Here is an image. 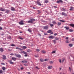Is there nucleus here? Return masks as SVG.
Segmentation results:
<instances>
[{
	"instance_id": "1",
	"label": "nucleus",
	"mask_w": 74,
	"mask_h": 74,
	"mask_svg": "<svg viewBox=\"0 0 74 74\" xmlns=\"http://www.w3.org/2000/svg\"><path fill=\"white\" fill-rule=\"evenodd\" d=\"M34 21H35V19L32 18L31 19V20L28 21L27 22L29 23H33Z\"/></svg>"
},
{
	"instance_id": "2",
	"label": "nucleus",
	"mask_w": 74,
	"mask_h": 74,
	"mask_svg": "<svg viewBox=\"0 0 74 74\" xmlns=\"http://www.w3.org/2000/svg\"><path fill=\"white\" fill-rule=\"evenodd\" d=\"M49 27V26L48 25L47 26H44L43 27V29L47 30L48 29Z\"/></svg>"
},
{
	"instance_id": "3",
	"label": "nucleus",
	"mask_w": 74,
	"mask_h": 74,
	"mask_svg": "<svg viewBox=\"0 0 74 74\" xmlns=\"http://www.w3.org/2000/svg\"><path fill=\"white\" fill-rule=\"evenodd\" d=\"M62 15H64V16H67V14H66V13L64 12H62Z\"/></svg>"
},
{
	"instance_id": "4",
	"label": "nucleus",
	"mask_w": 74,
	"mask_h": 74,
	"mask_svg": "<svg viewBox=\"0 0 74 74\" xmlns=\"http://www.w3.org/2000/svg\"><path fill=\"white\" fill-rule=\"evenodd\" d=\"M2 56L3 57L2 58L3 59H4V60L6 59L7 58H6V56H5L3 55Z\"/></svg>"
},
{
	"instance_id": "5",
	"label": "nucleus",
	"mask_w": 74,
	"mask_h": 74,
	"mask_svg": "<svg viewBox=\"0 0 74 74\" xmlns=\"http://www.w3.org/2000/svg\"><path fill=\"white\" fill-rule=\"evenodd\" d=\"M70 60L71 61H74V57L72 56L71 58L70 59Z\"/></svg>"
},
{
	"instance_id": "6",
	"label": "nucleus",
	"mask_w": 74,
	"mask_h": 74,
	"mask_svg": "<svg viewBox=\"0 0 74 74\" xmlns=\"http://www.w3.org/2000/svg\"><path fill=\"white\" fill-rule=\"evenodd\" d=\"M8 62H9L10 64H14V62H12V60H9L8 61Z\"/></svg>"
},
{
	"instance_id": "7",
	"label": "nucleus",
	"mask_w": 74,
	"mask_h": 74,
	"mask_svg": "<svg viewBox=\"0 0 74 74\" xmlns=\"http://www.w3.org/2000/svg\"><path fill=\"white\" fill-rule=\"evenodd\" d=\"M61 11H64L65 12L66 11V9H64V8H62L61 10Z\"/></svg>"
},
{
	"instance_id": "8",
	"label": "nucleus",
	"mask_w": 74,
	"mask_h": 74,
	"mask_svg": "<svg viewBox=\"0 0 74 74\" xmlns=\"http://www.w3.org/2000/svg\"><path fill=\"white\" fill-rule=\"evenodd\" d=\"M56 3H63V1L62 0H59Z\"/></svg>"
},
{
	"instance_id": "9",
	"label": "nucleus",
	"mask_w": 74,
	"mask_h": 74,
	"mask_svg": "<svg viewBox=\"0 0 74 74\" xmlns=\"http://www.w3.org/2000/svg\"><path fill=\"white\" fill-rule=\"evenodd\" d=\"M49 38H51V39H53V38H54V37L53 36H50L49 37Z\"/></svg>"
},
{
	"instance_id": "10",
	"label": "nucleus",
	"mask_w": 74,
	"mask_h": 74,
	"mask_svg": "<svg viewBox=\"0 0 74 74\" xmlns=\"http://www.w3.org/2000/svg\"><path fill=\"white\" fill-rule=\"evenodd\" d=\"M36 3H37V4H38V5H41V3H40V2L38 1H37L36 2Z\"/></svg>"
},
{
	"instance_id": "11",
	"label": "nucleus",
	"mask_w": 74,
	"mask_h": 74,
	"mask_svg": "<svg viewBox=\"0 0 74 74\" xmlns=\"http://www.w3.org/2000/svg\"><path fill=\"white\" fill-rule=\"evenodd\" d=\"M48 68L49 70L52 69V66H50L48 67Z\"/></svg>"
},
{
	"instance_id": "12",
	"label": "nucleus",
	"mask_w": 74,
	"mask_h": 74,
	"mask_svg": "<svg viewBox=\"0 0 74 74\" xmlns=\"http://www.w3.org/2000/svg\"><path fill=\"white\" fill-rule=\"evenodd\" d=\"M16 49H19L20 51H22L23 49H21V48H19V47H16Z\"/></svg>"
},
{
	"instance_id": "13",
	"label": "nucleus",
	"mask_w": 74,
	"mask_h": 74,
	"mask_svg": "<svg viewBox=\"0 0 74 74\" xmlns=\"http://www.w3.org/2000/svg\"><path fill=\"white\" fill-rule=\"evenodd\" d=\"M73 9H74V8L72 6H71L70 7V9L69 10L70 11H73Z\"/></svg>"
},
{
	"instance_id": "14",
	"label": "nucleus",
	"mask_w": 74,
	"mask_h": 74,
	"mask_svg": "<svg viewBox=\"0 0 74 74\" xmlns=\"http://www.w3.org/2000/svg\"><path fill=\"white\" fill-rule=\"evenodd\" d=\"M17 58H20L21 57V56L20 55L17 54L16 56Z\"/></svg>"
},
{
	"instance_id": "15",
	"label": "nucleus",
	"mask_w": 74,
	"mask_h": 74,
	"mask_svg": "<svg viewBox=\"0 0 74 74\" xmlns=\"http://www.w3.org/2000/svg\"><path fill=\"white\" fill-rule=\"evenodd\" d=\"M11 10H12V11H15V9L13 7H11Z\"/></svg>"
},
{
	"instance_id": "16",
	"label": "nucleus",
	"mask_w": 74,
	"mask_h": 74,
	"mask_svg": "<svg viewBox=\"0 0 74 74\" xmlns=\"http://www.w3.org/2000/svg\"><path fill=\"white\" fill-rule=\"evenodd\" d=\"M69 25H70V26H71V27H74V24H69Z\"/></svg>"
},
{
	"instance_id": "17",
	"label": "nucleus",
	"mask_w": 74,
	"mask_h": 74,
	"mask_svg": "<svg viewBox=\"0 0 74 74\" xmlns=\"http://www.w3.org/2000/svg\"><path fill=\"white\" fill-rule=\"evenodd\" d=\"M21 53H24V54H27V53L24 51H22Z\"/></svg>"
},
{
	"instance_id": "18",
	"label": "nucleus",
	"mask_w": 74,
	"mask_h": 74,
	"mask_svg": "<svg viewBox=\"0 0 74 74\" xmlns=\"http://www.w3.org/2000/svg\"><path fill=\"white\" fill-rule=\"evenodd\" d=\"M64 28L65 29H66V30H69V27H65Z\"/></svg>"
},
{
	"instance_id": "19",
	"label": "nucleus",
	"mask_w": 74,
	"mask_h": 74,
	"mask_svg": "<svg viewBox=\"0 0 74 74\" xmlns=\"http://www.w3.org/2000/svg\"><path fill=\"white\" fill-rule=\"evenodd\" d=\"M22 48H23V49H26V48H27V47L25 46H23L22 47Z\"/></svg>"
},
{
	"instance_id": "20",
	"label": "nucleus",
	"mask_w": 74,
	"mask_h": 74,
	"mask_svg": "<svg viewBox=\"0 0 74 74\" xmlns=\"http://www.w3.org/2000/svg\"><path fill=\"white\" fill-rule=\"evenodd\" d=\"M21 62L22 63H27V61L25 60L22 61Z\"/></svg>"
},
{
	"instance_id": "21",
	"label": "nucleus",
	"mask_w": 74,
	"mask_h": 74,
	"mask_svg": "<svg viewBox=\"0 0 74 74\" xmlns=\"http://www.w3.org/2000/svg\"><path fill=\"white\" fill-rule=\"evenodd\" d=\"M19 23L20 25H24V23L22 22H19Z\"/></svg>"
},
{
	"instance_id": "22",
	"label": "nucleus",
	"mask_w": 74,
	"mask_h": 74,
	"mask_svg": "<svg viewBox=\"0 0 74 74\" xmlns=\"http://www.w3.org/2000/svg\"><path fill=\"white\" fill-rule=\"evenodd\" d=\"M52 23H53V24H54V25H56L57 24L56 22V21H53Z\"/></svg>"
},
{
	"instance_id": "23",
	"label": "nucleus",
	"mask_w": 74,
	"mask_h": 74,
	"mask_svg": "<svg viewBox=\"0 0 74 74\" xmlns=\"http://www.w3.org/2000/svg\"><path fill=\"white\" fill-rule=\"evenodd\" d=\"M12 60H14V61H15V60H16V58H15L14 57H12Z\"/></svg>"
},
{
	"instance_id": "24",
	"label": "nucleus",
	"mask_w": 74,
	"mask_h": 74,
	"mask_svg": "<svg viewBox=\"0 0 74 74\" xmlns=\"http://www.w3.org/2000/svg\"><path fill=\"white\" fill-rule=\"evenodd\" d=\"M61 23L60 22H58V26H60V25H61Z\"/></svg>"
},
{
	"instance_id": "25",
	"label": "nucleus",
	"mask_w": 74,
	"mask_h": 74,
	"mask_svg": "<svg viewBox=\"0 0 74 74\" xmlns=\"http://www.w3.org/2000/svg\"><path fill=\"white\" fill-rule=\"evenodd\" d=\"M5 12H6V13H8L10 12V10H5Z\"/></svg>"
},
{
	"instance_id": "26",
	"label": "nucleus",
	"mask_w": 74,
	"mask_h": 74,
	"mask_svg": "<svg viewBox=\"0 0 74 74\" xmlns=\"http://www.w3.org/2000/svg\"><path fill=\"white\" fill-rule=\"evenodd\" d=\"M0 10L1 11H5V9H3V8H1Z\"/></svg>"
},
{
	"instance_id": "27",
	"label": "nucleus",
	"mask_w": 74,
	"mask_h": 74,
	"mask_svg": "<svg viewBox=\"0 0 74 74\" xmlns=\"http://www.w3.org/2000/svg\"><path fill=\"white\" fill-rule=\"evenodd\" d=\"M0 51H1V52H3L4 51V50H3V49L2 48H1L0 49Z\"/></svg>"
},
{
	"instance_id": "28",
	"label": "nucleus",
	"mask_w": 74,
	"mask_h": 74,
	"mask_svg": "<svg viewBox=\"0 0 74 74\" xmlns=\"http://www.w3.org/2000/svg\"><path fill=\"white\" fill-rule=\"evenodd\" d=\"M28 31L29 32H32V30L30 29H28Z\"/></svg>"
},
{
	"instance_id": "29",
	"label": "nucleus",
	"mask_w": 74,
	"mask_h": 74,
	"mask_svg": "<svg viewBox=\"0 0 74 74\" xmlns=\"http://www.w3.org/2000/svg\"><path fill=\"white\" fill-rule=\"evenodd\" d=\"M60 22H65V21L62 20H60Z\"/></svg>"
},
{
	"instance_id": "30",
	"label": "nucleus",
	"mask_w": 74,
	"mask_h": 74,
	"mask_svg": "<svg viewBox=\"0 0 74 74\" xmlns=\"http://www.w3.org/2000/svg\"><path fill=\"white\" fill-rule=\"evenodd\" d=\"M64 59L63 58L62 59V63L64 62Z\"/></svg>"
},
{
	"instance_id": "31",
	"label": "nucleus",
	"mask_w": 74,
	"mask_h": 74,
	"mask_svg": "<svg viewBox=\"0 0 74 74\" xmlns=\"http://www.w3.org/2000/svg\"><path fill=\"white\" fill-rule=\"evenodd\" d=\"M11 46H12V47H16V46L14 44H12L11 45Z\"/></svg>"
},
{
	"instance_id": "32",
	"label": "nucleus",
	"mask_w": 74,
	"mask_h": 74,
	"mask_svg": "<svg viewBox=\"0 0 74 74\" xmlns=\"http://www.w3.org/2000/svg\"><path fill=\"white\" fill-rule=\"evenodd\" d=\"M51 32V30H49L48 31H47V33H50Z\"/></svg>"
},
{
	"instance_id": "33",
	"label": "nucleus",
	"mask_w": 74,
	"mask_h": 74,
	"mask_svg": "<svg viewBox=\"0 0 74 74\" xmlns=\"http://www.w3.org/2000/svg\"><path fill=\"white\" fill-rule=\"evenodd\" d=\"M2 69H3V70H5V69H6L5 67H3Z\"/></svg>"
},
{
	"instance_id": "34",
	"label": "nucleus",
	"mask_w": 74,
	"mask_h": 74,
	"mask_svg": "<svg viewBox=\"0 0 74 74\" xmlns=\"http://www.w3.org/2000/svg\"><path fill=\"white\" fill-rule=\"evenodd\" d=\"M69 46L70 47H71L73 46V44H69Z\"/></svg>"
},
{
	"instance_id": "35",
	"label": "nucleus",
	"mask_w": 74,
	"mask_h": 74,
	"mask_svg": "<svg viewBox=\"0 0 74 74\" xmlns=\"http://www.w3.org/2000/svg\"><path fill=\"white\" fill-rule=\"evenodd\" d=\"M69 32H72L74 31H73V30L72 29H69Z\"/></svg>"
},
{
	"instance_id": "36",
	"label": "nucleus",
	"mask_w": 74,
	"mask_h": 74,
	"mask_svg": "<svg viewBox=\"0 0 74 74\" xmlns=\"http://www.w3.org/2000/svg\"><path fill=\"white\" fill-rule=\"evenodd\" d=\"M36 51H37L38 52H39V51H40V49H36Z\"/></svg>"
},
{
	"instance_id": "37",
	"label": "nucleus",
	"mask_w": 74,
	"mask_h": 74,
	"mask_svg": "<svg viewBox=\"0 0 74 74\" xmlns=\"http://www.w3.org/2000/svg\"><path fill=\"white\" fill-rule=\"evenodd\" d=\"M49 25H50V26L51 27H52V26H53L54 25L53 24H50Z\"/></svg>"
},
{
	"instance_id": "38",
	"label": "nucleus",
	"mask_w": 74,
	"mask_h": 74,
	"mask_svg": "<svg viewBox=\"0 0 74 74\" xmlns=\"http://www.w3.org/2000/svg\"><path fill=\"white\" fill-rule=\"evenodd\" d=\"M66 43H69V41L68 40H66Z\"/></svg>"
},
{
	"instance_id": "39",
	"label": "nucleus",
	"mask_w": 74,
	"mask_h": 74,
	"mask_svg": "<svg viewBox=\"0 0 74 74\" xmlns=\"http://www.w3.org/2000/svg\"><path fill=\"white\" fill-rule=\"evenodd\" d=\"M56 52V51H54L52 52V53H55Z\"/></svg>"
},
{
	"instance_id": "40",
	"label": "nucleus",
	"mask_w": 74,
	"mask_h": 74,
	"mask_svg": "<svg viewBox=\"0 0 74 74\" xmlns=\"http://www.w3.org/2000/svg\"><path fill=\"white\" fill-rule=\"evenodd\" d=\"M59 38H56L55 39L56 40H59Z\"/></svg>"
},
{
	"instance_id": "41",
	"label": "nucleus",
	"mask_w": 74,
	"mask_h": 74,
	"mask_svg": "<svg viewBox=\"0 0 74 74\" xmlns=\"http://www.w3.org/2000/svg\"><path fill=\"white\" fill-rule=\"evenodd\" d=\"M45 2L46 3H48V1L47 0H45Z\"/></svg>"
},
{
	"instance_id": "42",
	"label": "nucleus",
	"mask_w": 74,
	"mask_h": 74,
	"mask_svg": "<svg viewBox=\"0 0 74 74\" xmlns=\"http://www.w3.org/2000/svg\"><path fill=\"white\" fill-rule=\"evenodd\" d=\"M10 55H11V56H13L14 55L13 53H12L10 54Z\"/></svg>"
},
{
	"instance_id": "43",
	"label": "nucleus",
	"mask_w": 74,
	"mask_h": 74,
	"mask_svg": "<svg viewBox=\"0 0 74 74\" xmlns=\"http://www.w3.org/2000/svg\"><path fill=\"white\" fill-rule=\"evenodd\" d=\"M40 60L41 61V62H43L44 60H43L42 59H41Z\"/></svg>"
},
{
	"instance_id": "44",
	"label": "nucleus",
	"mask_w": 74,
	"mask_h": 74,
	"mask_svg": "<svg viewBox=\"0 0 74 74\" xmlns=\"http://www.w3.org/2000/svg\"><path fill=\"white\" fill-rule=\"evenodd\" d=\"M27 51L28 52H30V49H28L27 50Z\"/></svg>"
},
{
	"instance_id": "45",
	"label": "nucleus",
	"mask_w": 74,
	"mask_h": 74,
	"mask_svg": "<svg viewBox=\"0 0 74 74\" xmlns=\"http://www.w3.org/2000/svg\"><path fill=\"white\" fill-rule=\"evenodd\" d=\"M42 52L43 53H45L46 52L45 51H44V50H42Z\"/></svg>"
},
{
	"instance_id": "46",
	"label": "nucleus",
	"mask_w": 74,
	"mask_h": 74,
	"mask_svg": "<svg viewBox=\"0 0 74 74\" xmlns=\"http://www.w3.org/2000/svg\"><path fill=\"white\" fill-rule=\"evenodd\" d=\"M19 38L21 39V40H23V38H22V37H19Z\"/></svg>"
},
{
	"instance_id": "47",
	"label": "nucleus",
	"mask_w": 74,
	"mask_h": 74,
	"mask_svg": "<svg viewBox=\"0 0 74 74\" xmlns=\"http://www.w3.org/2000/svg\"><path fill=\"white\" fill-rule=\"evenodd\" d=\"M1 36H4V33H3V34H1Z\"/></svg>"
},
{
	"instance_id": "48",
	"label": "nucleus",
	"mask_w": 74,
	"mask_h": 74,
	"mask_svg": "<svg viewBox=\"0 0 74 74\" xmlns=\"http://www.w3.org/2000/svg\"><path fill=\"white\" fill-rule=\"evenodd\" d=\"M53 42L54 43V44H56V41L55 40H53Z\"/></svg>"
},
{
	"instance_id": "49",
	"label": "nucleus",
	"mask_w": 74,
	"mask_h": 74,
	"mask_svg": "<svg viewBox=\"0 0 74 74\" xmlns=\"http://www.w3.org/2000/svg\"><path fill=\"white\" fill-rule=\"evenodd\" d=\"M1 64L3 65H5V64L4 63H1Z\"/></svg>"
},
{
	"instance_id": "50",
	"label": "nucleus",
	"mask_w": 74,
	"mask_h": 74,
	"mask_svg": "<svg viewBox=\"0 0 74 74\" xmlns=\"http://www.w3.org/2000/svg\"><path fill=\"white\" fill-rule=\"evenodd\" d=\"M3 73V71L2 70H0V73Z\"/></svg>"
},
{
	"instance_id": "51",
	"label": "nucleus",
	"mask_w": 74,
	"mask_h": 74,
	"mask_svg": "<svg viewBox=\"0 0 74 74\" xmlns=\"http://www.w3.org/2000/svg\"><path fill=\"white\" fill-rule=\"evenodd\" d=\"M58 35V34L57 33H55L54 34V36H57Z\"/></svg>"
},
{
	"instance_id": "52",
	"label": "nucleus",
	"mask_w": 74,
	"mask_h": 74,
	"mask_svg": "<svg viewBox=\"0 0 74 74\" xmlns=\"http://www.w3.org/2000/svg\"><path fill=\"white\" fill-rule=\"evenodd\" d=\"M35 58H38V56H37L36 55H35Z\"/></svg>"
},
{
	"instance_id": "53",
	"label": "nucleus",
	"mask_w": 74,
	"mask_h": 74,
	"mask_svg": "<svg viewBox=\"0 0 74 74\" xmlns=\"http://www.w3.org/2000/svg\"><path fill=\"white\" fill-rule=\"evenodd\" d=\"M39 13H40V11L39 10H38L37 11Z\"/></svg>"
},
{
	"instance_id": "54",
	"label": "nucleus",
	"mask_w": 74,
	"mask_h": 74,
	"mask_svg": "<svg viewBox=\"0 0 74 74\" xmlns=\"http://www.w3.org/2000/svg\"><path fill=\"white\" fill-rule=\"evenodd\" d=\"M66 40H68V39H69V38H68V37H66L65 38Z\"/></svg>"
},
{
	"instance_id": "55",
	"label": "nucleus",
	"mask_w": 74,
	"mask_h": 74,
	"mask_svg": "<svg viewBox=\"0 0 74 74\" xmlns=\"http://www.w3.org/2000/svg\"><path fill=\"white\" fill-rule=\"evenodd\" d=\"M24 56H25V57H27V54L25 55Z\"/></svg>"
},
{
	"instance_id": "56",
	"label": "nucleus",
	"mask_w": 74,
	"mask_h": 74,
	"mask_svg": "<svg viewBox=\"0 0 74 74\" xmlns=\"http://www.w3.org/2000/svg\"><path fill=\"white\" fill-rule=\"evenodd\" d=\"M36 69H39V68H38V66H36Z\"/></svg>"
},
{
	"instance_id": "57",
	"label": "nucleus",
	"mask_w": 74,
	"mask_h": 74,
	"mask_svg": "<svg viewBox=\"0 0 74 74\" xmlns=\"http://www.w3.org/2000/svg\"><path fill=\"white\" fill-rule=\"evenodd\" d=\"M50 63L51 64H52V63H53V62L52 61H50Z\"/></svg>"
},
{
	"instance_id": "58",
	"label": "nucleus",
	"mask_w": 74,
	"mask_h": 74,
	"mask_svg": "<svg viewBox=\"0 0 74 74\" xmlns=\"http://www.w3.org/2000/svg\"><path fill=\"white\" fill-rule=\"evenodd\" d=\"M0 30H3V28L2 27H0Z\"/></svg>"
},
{
	"instance_id": "59",
	"label": "nucleus",
	"mask_w": 74,
	"mask_h": 74,
	"mask_svg": "<svg viewBox=\"0 0 74 74\" xmlns=\"http://www.w3.org/2000/svg\"><path fill=\"white\" fill-rule=\"evenodd\" d=\"M53 7H54V8H57V7H56V6H54Z\"/></svg>"
},
{
	"instance_id": "60",
	"label": "nucleus",
	"mask_w": 74,
	"mask_h": 74,
	"mask_svg": "<svg viewBox=\"0 0 74 74\" xmlns=\"http://www.w3.org/2000/svg\"><path fill=\"white\" fill-rule=\"evenodd\" d=\"M72 40L73 41H74V38H73Z\"/></svg>"
},
{
	"instance_id": "61",
	"label": "nucleus",
	"mask_w": 74,
	"mask_h": 74,
	"mask_svg": "<svg viewBox=\"0 0 74 74\" xmlns=\"http://www.w3.org/2000/svg\"><path fill=\"white\" fill-rule=\"evenodd\" d=\"M21 70H23V67H21Z\"/></svg>"
},
{
	"instance_id": "62",
	"label": "nucleus",
	"mask_w": 74,
	"mask_h": 74,
	"mask_svg": "<svg viewBox=\"0 0 74 74\" xmlns=\"http://www.w3.org/2000/svg\"><path fill=\"white\" fill-rule=\"evenodd\" d=\"M69 69L70 70V71H71V68H70V67H69Z\"/></svg>"
},
{
	"instance_id": "63",
	"label": "nucleus",
	"mask_w": 74,
	"mask_h": 74,
	"mask_svg": "<svg viewBox=\"0 0 74 74\" xmlns=\"http://www.w3.org/2000/svg\"><path fill=\"white\" fill-rule=\"evenodd\" d=\"M48 60V59H45V61H47Z\"/></svg>"
},
{
	"instance_id": "64",
	"label": "nucleus",
	"mask_w": 74,
	"mask_h": 74,
	"mask_svg": "<svg viewBox=\"0 0 74 74\" xmlns=\"http://www.w3.org/2000/svg\"><path fill=\"white\" fill-rule=\"evenodd\" d=\"M59 62L60 63H61V59H60Z\"/></svg>"
}]
</instances>
